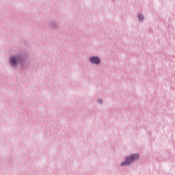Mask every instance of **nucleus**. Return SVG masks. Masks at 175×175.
<instances>
[{
    "mask_svg": "<svg viewBox=\"0 0 175 175\" xmlns=\"http://www.w3.org/2000/svg\"><path fill=\"white\" fill-rule=\"evenodd\" d=\"M138 159H139V155L137 154H132L130 157V158H126V161L122 163L121 165L125 166V165H131V162H133V161Z\"/></svg>",
    "mask_w": 175,
    "mask_h": 175,
    "instance_id": "obj_1",
    "label": "nucleus"
},
{
    "mask_svg": "<svg viewBox=\"0 0 175 175\" xmlns=\"http://www.w3.org/2000/svg\"><path fill=\"white\" fill-rule=\"evenodd\" d=\"M90 62L92 64H96V65H99L100 64V59L98 57H90Z\"/></svg>",
    "mask_w": 175,
    "mask_h": 175,
    "instance_id": "obj_2",
    "label": "nucleus"
},
{
    "mask_svg": "<svg viewBox=\"0 0 175 175\" xmlns=\"http://www.w3.org/2000/svg\"><path fill=\"white\" fill-rule=\"evenodd\" d=\"M11 64L12 66H17V57H14L10 60Z\"/></svg>",
    "mask_w": 175,
    "mask_h": 175,
    "instance_id": "obj_3",
    "label": "nucleus"
},
{
    "mask_svg": "<svg viewBox=\"0 0 175 175\" xmlns=\"http://www.w3.org/2000/svg\"><path fill=\"white\" fill-rule=\"evenodd\" d=\"M139 19L140 21H143V20H144L143 15L139 14Z\"/></svg>",
    "mask_w": 175,
    "mask_h": 175,
    "instance_id": "obj_4",
    "label": "nucleus"
},
{
    "mask_svg": "<svg viewBox=\"0 0 175 175\" xmlns=\"http://www.w3.org/2000/svg\"><path fill=\"white\" fill-rule=\"evenodd\" d=\"M98 103H103V101L102 100H99Z\"/></svg>",
    "mask_w": 175,
    "mask_h": 175,
    "instance_id": "obj_5",
    "label": "nucleus"
}]
</instances>
